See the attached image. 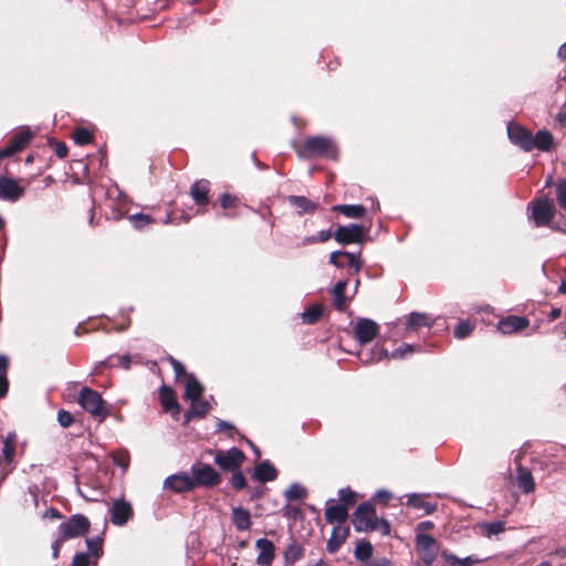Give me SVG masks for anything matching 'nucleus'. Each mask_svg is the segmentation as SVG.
Masks as SVG:
<instances>
[{
    "mask_svg": "<svg viewBox=\"0 0 566 566\" xmlns=\"http://www.w3.org/2000/svg\"><path fill=\"white\" fill-rule=\"evenodd\" d=\"M530 325L528 318L517 315H509L501 318L497 323V329L504 335H511L524 331Z\"/></svg>",
    "mask_w": 566,
    "mask_h": 566,
    "instance_id": "nucleus-17",
    "label": "nucleus"
},
{
    "mask_svg": "<svg viewBox=\"0 0 566 566\" xmlns=\"http://www.w3.org/2000/svg\"><path fill=\"white\" fill-rule=\"evenodd\" d=\"M332 237H334V233L332 232V230L327 229V230H321L317 235H316V239H317V242H327Z\"/></svg>",
    "mask_w": 566,
    "mask_h": 566,
    "instance_id": "nucleus-59",
    "label": "nucleus"
},
{
    "mask_svg": "<svg viewBox=\"0 0 566 566\" xmlns=\"http://www.w3.org/2000/svg\"><path fill=\"white\" fill-rule=\"evenodd\" d=\"M390 499H391V494H390V492H388L386 490L377 491L374 496V500H376L377 502H379L381 504H387Z\"/></svg>",
    "mask_w": 566,
    "mask_h": 566,
    "instance_id": "nucleus-56",
    "label": "nucleus"
},
{
    "mask_svg": "<svg viewBox=\"0 0 566 566\" xmlns=\"http://www.w3.org/2000/svg\"><path fill=\"white\" fill-rule=\"evenodd\" d=\"M77 402L99 422L104 421L111 415L101 394L92 388L83 387L80 390Z\"/></svg>",
    "mask_w": 566,
    "mask_h": 566,
    "instance_id": "nucleus-4",
    "label": "nucleus"
},
{
    "mask_svg": "<svg viewBox=\"0 0 566 566\" xmlns=\"http://www.w3.org/2000/svg\"><path fill=\"white\" fill-rule=\"evenodd\" d=\"M24 195V188L8 176H0V199L15 202Z\"/></svg>",
    "mask_w": 566,
    "mask_h": 566,
    "instance_id": "nucleus-15",
    "label": "nucleus"
},
{
    "mask_svg": "<svg viewBox=\"0 0 566 566\" xmlns=\"http://www.w3.org/2000/svg\"><path fill=\"white\" fill-rule=\"evenodd\" d=\"M209 453L214 454L213 461L223 472L238 471L247 459L244 452L235 447L228 450H209Z\"/></svg>",
    "mask_w": 566,
    "mask_h": 566,
    "instance_id": "nucleus-5",
    "label": "nucleus"
},
{
    "mask_svg": "<svg viewBox=\"0 0 566 566\" xmlns=\"http://www.w3.org/2000/svg\"><path fill=\"white\" fill-rule=\"evenodd\" d=\"M484 535L491 537L493 535H499L505 531L504 522L496 521L484 524L483 526Z\"/></svg>",
    "mask_w": 566,
    "mask_h": 566,
    "instance_id": "nucleus-46",
    "label": "nucleus"
},
{
    "mask_svg": "<svg viewBox=\"0 0 566 566\" xmlns=\"http://www.w3.org/2000/svg\"><path fill=\"white\" fill-rule=\"evenodd\" d=\"M407 505L413 509L424 510L427 514H431L437 510V505L426 502L423 495L411 494L408 496Z\"/></svg>",
    "mask_w": 566,
    "mask_h": 566,
    "instance_id": "nucleus-37",
    "label": "nucleus"
},
{
    "mask_svg": "<svg viewBox=\"0 0 566 566\" xmlns=\"http://www.w3.org/2000/svg\"><path fill=\"white\" fill-rule=\"evenodd\" d=\"M434 527V524L431 521H423L417 525V533H422L423 531H430Z\"/></svg>",
    "mask_w": 566,
    "mask_h": 566,
    "instance_id": "nucleus-62",
    "label": "nucleus"
},
{
    "mask_svg": "<svg viewBox=\"0 0 566 566\" xmlns=\"http://www.w3.org/2000/svg\"><path fill=\"white\" fill-rule=\"evenodd\" d=\"M324 313V306L319 303H315L313 305H311L310 307H307L303 313H302V321L303 323L305 324H308V325H313V324H316L322 315Z\"/></svg>",
    "mask_w": 566,
    "mask_h": 566,
    "instance_id": "nucleus-36",
    "label": "nucleus"
},
{
    "mask_svg": "<svg viewBox=\"0 0 566 566\" xmlns=\"http://www.w3.org/2000/svg\"><path fill=\"white\" fill-rule=\"evenodd\" d=\"M350 534L348 525H335L333 527L331 537L326 544V551L329 554H335L339 551L340 546L346 542Z\"/></svg>",
    "mask_w": 566,
    "mask_h": 566,
    "instance_id": "nucleus-19",
    "label": "nucleus"
},
{
    "mask_svg": "<svg viewBox=\"0 0 566 566\" xmlns=\"http://www.w3.org/2000/svg\"><path fill=\"white\" fill-rule=\"evenodd\" d=\"M211 409L210 403L201 398L191 400V406L185 413V420L188 422L192 418H203Z\"/></svg>",
    "mask_w": 566,
    "mask_h": 566,
    "instance_id": "nucleus-28",
    "label": "nucleus"
},
{
    "mask_svg": "<svg viewBox=\"0 0 566 566\" xmlns=\"http://www.w3.org/2000/svg\"><path fill=\"white\" fill-rule=\"evenodd\" d=\"M71 566H97V562L87 553H76Z\"/></svg>",
    "mask_w": 566,
    "mask_h": 566,
    "instance_id": "nucleus-48",
    "label": "nucleus"
},
{
    "mask_svg": "<svg viewBox=\"0 0 566 566\" xmlns=\"http://www.w3.org/2000/svg\"><path fill=\"white\" fill-rule=\"evenodd\" d=\"M203 391V386L199 382L193 374H190L185 384L184 398L190 401L197 400V398H201Z\"/></svg>",
    "mask_w": 566,
    "mask_h": 566,
    "instance_id": "nucleus-30",
    "label": "nucleus"
},
{
    "mask_svg": "<svg viewBox=\"0 0 566 566\" xmlns=\"http://www.w3.org/2000/svg\"><path fill=\"white\" fill-rule=\"evenodd\" d=\"M9 381L7 376H0V399L4 398L8 394Z\"/></svg>",
    "mask_w": 566,
    "mask_h": 566,
    "instance_id": "nucleus-60",
    "label": "nucleus"
},
{
    "mask_svg": "<svg viewBox=\"0 0 566 566\" xmlns=\"http://www.w3.org/2000/svg\"><path fill=\"white\" fill-rule=\"evenodd\" d=\"M127 218L132 222L133 227L137 230H143L146 227L155 223L154 218L145 213H135L128 216Z\"/></svg>",
    "mask_w": 566,
    "mask_h": 566,
    "instance_id": "nucleus-41",
    "label": "nucleus"
},
{
    "mask_svg": "<svg viewBox=\"0 0 566 566\" xmlns=\"http://www.w3.org/2000/svg\"><path fill=\"white\" fill-rule=\"evenodd\" d=\"M66 539L63 538L62 535L59 536V538H56L53 543H52V556L54 559H57L59 556H60V551H61V547L63 545V543L65 542Z\"/></svg>",
    "mask_w": 566,
    "mask_h": 566,
    "instance_id": "nucleus-55",
    "label": "nucleus"
},
{
    "mask_svg": "<svg viewBox=\"0 0 566 566\" xmlns=\"http://www.w3.org/2000/svg\"><path fill=\"white\" fill-rule=\"evenodd\" d=\"M365 566H395V564L386 557H377L367 562Z\"/></svg>",
    "mask_w": 566,
    "mask_h": 566,
    "instance_id": "nucleus-54",
    "label": "nucleus"
},
{
    "mask_svg": "<svg viewBox=\"0 0 566 566\" xmlns=\"http://www.w3.org/2000/svg\"><path fill=\"white\" fill-rule=\"evenodd\" d=\"M264 491H265V488L262 485H259V486L250 490V501H255V500H259L260 497H262L264 494Z\"/></svg>",
    "mask_w": 566,
    "mask_h": 566,
    "instance_id": "nucleus-58",
    "label": "nucleus"
},
{
    "mask_svg": "<svg viewBox=\"0 0 566 566\" xmlns=\"http://www.w3.org/2000/svg\"><path fill=\"white\" fill-rule=\"evenodd\" d=\"M190 471L195 489L197 486L214 488L222 481L221 474L207 463H195L191 465Z\"/></svg>",
    "mask_w": 566,
    "mask_h": 566,
    "instance_id": "nucleus-7",
    "label": "nucleus"
},
{
    "mask_svg": "<svg viewBox=\"0 0 566 566\" xmlns=\"http://www.w3.org/2000/svg\"><path fill=\"white\" fill-rule=\"evenodd\" d=\"M352 522L355 531L359 533L379 532L382 536H389L391 533L389 521L377 516L371 502L360 503L353 513Z\"/></svg>",
    "mask_w": 566,
    "mask_h": 566,
    "instance_id": "nucleus-2",
    "label": "nucleus"
},
{
    "mask_svg": "<svg viewBox=\"0 0 566 566\" xmlns=\"http://www.w3.org/2000/svg\"><path fill=\"white\" fill-rule=\"evenodd\" d=\"M441 556L444 559V562L451 566H475L485 560V558H480L476 555H470L468 557L460 558L448 551H443L441 553Z\"/></svg>",
    "mask_w": 566,
    "mask_h": 566,
    "instance_id": "nucleus-23",
    "label": "nucleus"
},
{
    "mask_svg": "<svg viewBox=\"0 0 566 566\" xmlns=\"http://www.w3.org/2000/svg\"><path fill=\"white\" fill-rule=\"evenodd\" d=\"M33 138V133L27 128L15 133L9 143L15 148L18 153L22 151Z\"/></svg>",
    "mask_w": 566,
    "mask_h": 566,
    "instance_id": "nucleus-35",
    "label": "nucleus"
},
{
    "mask_svg": "<svg viewBox=\"0 0 566 566\" xmlns=\"http://www.w3.org/2000/svg\"><path fill=\"white\" fill-rule=\"evenodd\" d=\"M218 202L221 209L224 211L223 216L232 218L234 217V213H232L231 210L235 209L239 206L240 199L234 195L224 192L219 196Z\"/></svg>",
    "mask_w": 566,
    "mask_h": 566,
    "instance_id": "nucleus-33",
    "label": "nucleus"
},
{
    "mask_svg": "<svg viewBox=\"0 0 566 566\" xmlns=\"http://www.w3.org/2000/svg\"><path fill=\"white\" fill-rule=\"evenodd\" d=\"M348 285V280L338 281L332 290L333 294V306L338 312H344L347 308V298L345 291Z\"/></svg>",
    "mask_w": 566,
    "mask_h": 566,
    "instance_id": "nucleus-26",
    "label": "nucleus"
},
{
    "mask_svg": "<svg viewBox=\"0 0 566 566\" xmlns=\"http://www.w3.org/2000/svg\"><path fill=\"white\" fill-rule=\"evenodd\" d=\"M15 446L17 434L14 432H9L3 439L2 454H0L2 459L7 461V464H11L13 462Z\"/></svg>",
    "mask_w": 566,
    "mask_h": 566,
    "instance_id": "nucleus-34",
    "label": "nucleus"
},
{
    "mask_svg": "<svg viewBox=\"0 0 566 566\" xmlns=\"http://www.w3.org/2000/svg\"><path fill=\"white\" fill-rule=\"evenodd\" d=\"M287 201L290 205L298 209L297 213L301 216L303 213H314L319 205L315 201L310 200L308 198L304 196H289Z\"/></svg>",
    "mask_w": 566,
    "mask_h": 566,
    "instance_id": "nucleus-24",
    "label": "nucleus"
},
{
    "mask_svg": "<svg viewBox=\"0 0 566 566\" xmlns=\"http://www.w3.org/2000/svg\"><path fill=\"white\" fill-rule=\"evenodd\" d=\"M368 231L369 228L357 223H350L347 226L339 224L334 232V239L343 245L353 243L363 244L368 239Z\"/></svg>",
    "mask_w": 566,
    "mask_h": 566,
    "instance_id": "nucleus-6",
    "label": "nucleus"
},
{
    "mask_svg": "<svg viewBox=\"0 0 566 566\" xmlns=\"http://www.w3.org/2000/svg\"><path fill=\"white\" fill-rule=\"evenodd\" d=\"M15 154H18V151L9 142L3 148H0V159L11 157Z\"/></svg>",
    "mask_w": 566,
    "mask_h": 566,
    "instance_id": "nucleus-57",
    "label": "nucleus"
},
{
    "mask_svg": "<svg viewBox=\"0 0 566 566\" xmlns=\"http://www.w3.org/2000/svg\"><path fill=\"white\" fill-rule=\"evenodd\" d=\"M53 146H54L55 155L59 158L63 159V158H65L67 156L69 148H67L65 143H63V142H54Z\"/></svg>",
    "mask_w": 566,
    "mask_h": 566,
    "instance_id": "nucleus-53",
    "label": "nucleus"
},
{
    "mask_svg": "<svg viewBox=\"0 0 566 566\" xmlns=\"http://www.w3.org/2000/svg\"><path fill=\"white\" fill-rule=\"evenodd\" d=\"M103 538L101 536H96V537H92V538H86V545H87V549H88V555L91 557H93L94 560H98L103 554H104V549H103Z\"/></svg>",
    "mask_w": 566,
    "mask_h": 566,
    "instance_id": "nucleus-39",
    "label": "nucleus"
},
{
    "mask_svg": "<svg viewBox=\"0 0 566 566\" xmlns=\"http://www.w3.org/2000/svg\"><path fill=\"white\" fill-rule=\"evenodd\" d=\"M527 210L530 211V218L533 220L535 227H552L551 223L556 214V207L554 200L543 191H538L537 196L528 202Z\"/></svg>",
    "mask_w": 566,
    "mask_h": 566,
    "instance_id": "nucleus-3",
    "label": "nucleus"
},
{
    "mask_svg": "<svg viewBox=\"0 0 566 566\" xmlns=\"http://www.w3.org/2000/svg\"><path fill=\"white\" fill-rule=\"evenodd\" d=\"M413 352H415V347L413 346H411L409 344H403L401 347H399L396 350H394L391 353L390 357H392V358H402L407 354L413 353Z\"/></svg>",
    "mask_w": 566,
    "mask_h": 566,
    "instance_id": "nucleus-52",
    "label": "nucleus"
},
{
    "mask_svg": "<svg viewBox=\"0 0 566 566\" xmlns=\"http://www.w3.org/2000/svg\"><path fill=\"white\" fill-rule=\"evenodd\" d=\"M10 465L11 464H7V461L2 459V457L0 455V475L2 478H6L8 473L11 471V469L9 468Z\"/></svg>",
    "mask_w": 566,
    "mask_h": 566,
    "instance_id": "nucleus-63",
    "label": "nucleus"
},
{
    "mask_svg": "<svg viewBox=\"0 0 566 566\" xmlns=\"http://www.w3.org/2000/svg\"><path fill=\"white\" fill-rule=\"evenodd\" d=\"M531 146L532 150L549 151L554 146V137L547 129L538 130L535 135L532 134Z\"/></svg>",
    "mask_w": 566,
    "mask_h": 566,
    "instance_id": "nucleus-22",
    "label": "nucleus"
},
{
    "mask_svg": "<svg viewBox=\"0 0 566 566\" xmlns=\"http://www.w3.org/2000/svg\"><path fill=\"white\" fill-rule=\"evenodd\" d=\"M416 548L421 560L430 566L438 555V544L433 536L423 533L416 535Z\"/></svg>",
    "mask_w": 566,
    "mask_h": 566,
    "instance_id": "nucleus-10",
    "label": "nucleus"
},
{
    "mask_svg": "<svg viewBox=\"0 0 566 566\" xmlns=\"http://www.w3.org/2000/svg\"><path fill=\"white\" fill-rule=\"evenodd\" d=\"M217 427L219 431H233L235 429L231 423L224 420H219Z\"/></svg>",
    "mask_w": 566,
    "mask_h": 566,
    "instance_id": "nucleus-64",
    "label": "nucleus"
},
{
    "mask_svg": "<svg viewBox=\"0 0 566 566\" xmlns=\"http://www.w3.org/2000/svg\"><path fill=\"white\" fill-rule=\"evenodd\" d=\"M474 329V325L470 321H460L454 329V336L459 339L468 337Z\"/></svg>",
    "mask_w": 566,
    "mask_h": 566,
    "instance_id": "nucleus-44",
    "label": "nucleus"
},
{
    "mask_svg": "<svg viewBox=\"0 0 566 566\" xmlns=\"http://www.w3.org/2000/svg\"><path fill=\"white\" fill-rule=\"evenodd\" d=\"M253 476L260 483H266L274 481L277 478V470L270 463V461L265 460L255 467Z\"/></svg>",
    "mask_w": 566,
    "mask_h": 566,
    "instance_id": "nucleus-25",
    "label": "nucleus"
},
{
    "mask_svg": "<svg viewBox=\"0 0 566 566\" xmlns=\"http://www.w3.org/2000/svg\"><path fill=\"white\" fill-rule=\"evenodd\" d=\"M374 553V547L370 542L368 541H360L356 544L355 547V557L356 559L360 562H365V564L369 560H371V556Z\"/></svg>",
    "mask_w": 566,
    "mask_h": 566,
    "instance_id": "nucleus-38",
    "label": "nucleus"
},
{
    "mask_svg": "<svg viewBox=\"0 0 566 566\" xmlns=\"http://www.w3.org/2000/svg\"><path fill=\"white\" fill-rule=\"evenodd\" d=\"M210 191L211 182L208 179L196 180L190 187L189 195L202 213L206 212V208L211 203Z\"/></svg>",
    "mask_w": 566,
    "mask_h": 566,
    "instance_id": "nucleus-11",
    "label": "nucleus"
},
{
    "mask_svg": "<svg viewBox=\"0 0 566 566\" xmlns=\"http://www.w3.org/2000/svg\"><path fill=\"white\" fill-rule=\"evenodd\" d=\"M332 211L349 219H361L366 216L367 209L363 205H336L332 207Z\"/></svg>",
    "mask_w": 566,
    "mask_h": 566,
    "instance_id": "nucleus-29",
    "label": "nucleus"
},
{
    "mask_svg": "<svg viewBox=\"0 0 566 566\" xmlns=\"http://www.w3.org/2000/svg\"><path fill=\"white\" fill-rule=\"evenodd\" d=\"M507 135L510 140L524 151H532L531 139L532 133L527 128L516 123L507 125Z\"/></svg>",
    "mask_w": 566,
    "mask_h": 566,
    "instance_id": "nucleus-14",
    "label": "nucleus"
},
{
    "mask_svg": "<svg viewBox=\"0 0 566 566\" xmlns=\"http://www.w3.org/2000/svg\"><path fill=\"white\" fill-rule=\"evenodd\" d=\"M167 360L171 365L177 380H179L181 377H185L186 380L188 379V376L190 374L187 373L182 363H180L178 359H176L172 356H168Z\"/></svg>",
    "mask_w": 566,
    "mask_h": 566,
    "instance_id": "nucleus-49",
    "label": "nucleus"
},
{
    "mask_svg": "<svg viewBox=\"0 0 566 566\" xmlns=\"http://www.w3.org/2000/svg\"><path fill=\"white\" fill-rule=\"evenodd\" d=\"M338 497L342 502L339 505H345L347 511L357 502V494L350 488H343L338 490Z\"/></svg>",
    "mask_w": 566,
    "mask_h": 566,
    "instance_id": "nucleus-42",
    "label": "nucleus"
},
{
    "mask_svg": "<svg viewBox=\"0 0 566 566\" xmlns=\"http://www.w3.org/2000/svg\"><path fill=\"white\" fill-rule=\"evenodd\" d=\"M134 517V510L124 499L115 500L111 507V522L116 526H123Z\"/></svg>",
    "mask_w": 566,
    "mask_h": 566,
    "instance_id": "nucleus-13",
    "label": "nucleus"
},
{
    "mask_svg": "<svg viewBox=\"0 0 566 566\" xmlns=\"http://www.w3.org/2000/svg\"><path fill=\"white\" fill-rule=\"evenodd\" d=\"M9 369V359L4 355H0V376H7Z\"/></svg>",
    "mask_w": 566,
    "mask_h": 566,
    "instance_id": "nucleus-61",
    "label": "nucleus"
},
{
    "mask_svg": "<svg viewBox=\"0 0 566 566\" xmlns=\"http://www.w3.org/2000/svg\"><path fill=\"white\" fill-rule=\"evenodd\" d=\"M57 421L61 424V427L69 428L74 423L75 419L70 411L61 409L57 412Z\"/></svg>",
    "mask_w": 566,
    "mask_h": 566,
    "instance_id": "nucleus-50",
    "label": "nucleus"
},
{
    "mask_svg": "<svg viewBox=\"0 0 566 566\" xmlns=\"http://www.w3.org/2000/svg\"><path fill=\"white\" fill-rule=\"evenodd\" d=\"M516 482H517V486L525 494L531 493L535 490V482H534L532 472L527 468H524V467L517 468Z\"/></svg>",
    "mask_w": 566,
    "mask_h": 566,
    "instance_id": "nucleus-31",
    "label": "nucleus"
},
{
    "mask_svg": "<svg viewBox=\"0 0 566 566\" xmlns=\"http://www.w3.org/2000/svg\"><path fill=\"white\" fill-rule=\"evenodd\" d=\"M91 527L90 520L83 514L72 515L59 526L60 535L65 539L85 535Z\"/></svg>",
    "mask_w": 566,
    "mask_h": 566,
    "instance_id": "nucleus-8",
    "label": "nucleus"
},
{
    "mask_svg": "<svg viewBox=\"0 0 566 566\" xmlns=\"http://www.w3.org/2000/svg\"><path fill=\"white\" fill-rule=\"evenodd\" d=\"M283 516L297 520L302 517V511L296 505L286 504L282 510Z\"/></svg>",
    "mask_w": 566,
    "mask_h": 566,
    "instance_id": "nucleus-51",
    "label": "nucleus"
},
{
    "mask_svg": "<svg viewBox=\"0 0 566 566\" xmlns=\"http://www.w3.org/2000/svg\"><path fill=\"white\" fill-rule=\"evenodd\" d=\"M159 400L165 412H170L174 418L180 413V405L177 401L175 390L166 385L159 389Z\"/></svg>",
    "mask_w": 566,
    "mask_h": 566,
    "instance_id": "nucleus-18",
    "label": "nucleus"
},
{
    "mask_svg": "<svg viewBox=\"0 0 566 566\" xmlns=\"http://www.w3.org/2000/svg\"><path fill=\"white\" fill-rule=\"evenodd\" d=\"M433 321L424 313L412 312L407 321V329L418 331L421 327L430 328Z\"/></svg>",
    "mask_w": 566,
    "mask_h": 566,
    "instance_id": "nucleus-32",
    "label": "nucleus"
},
{
    "mask_svg": "<svg viewBox=\"0 0 566 566\" xmlns=\"http://www.w3.org/2000/svg\"><path fill=\"white\" fill-rule=\"evenodd\" d=\"M93 138V134L86 128L78 127L73 132V140L80 146L91 144Z\"/></svg>",
    "mask_w": 566,
    "mask_h": 566,
    "instance_id": "nucleus-43",
    "label": "nucleus"
},
{
    "mask_svg": "<svg viewBox=\"0 0 566 566\" xmlns=\"http://www.w3.org/2000/svg\"><path fill=\"white\" fill-rule=\"evenodd\" d=\"M379 333V325L370 318H359L354 326L355 338L365 345L374 340Z\"/></svg>",
    "mask_w": 566,
    "mask_h": 566,
    "instance_id": "nucleus-12",
    "label": "nucleus"
},
{
    "mask_svg": "<svg viewBox=\"0 0 566 566\" xmlns=\"http://www.w3.org/2000/svg\"><path fill=\"white\" fill-rule=\"evenodd\" d=\"M334 500L327 501V506L325 509V520L328 524L336 525H346V522L349 517L347 507L345 505L332 504Z\"/></svg>",
    "mask_w": 566,
    "mask_h": 566,
    "instance_id": "nucleus-20",
    "label": "nucleus"
},
{
    "mask_svg": "<svg viewBox=\"0 0 566 566\" xmlns=\"http://www.w3.org/2000/svg\"><path fill=\"white\" fill-rule=\"evenodd\" d=\"M306 495V490L298 484H292L285 491V497L287 499V501L303 500Z\"/></svg>",
    "mask_w": 566,
    "mask_h": 566,
    "instance_id": "nucleus-45",
    "label": "nucleus"
},
{
    "mask_svg": "<svg viewBox=\"0 0 566 566\" xmlns=\"http://www.w3.org/2000/svg\"><path fill=\"white\" fill-rule=\"evenodd\" d=\"M255 547L259 549L256 563L260 566H271L275 557V546L273 542L268 538H259L255 542Z\"/></svg>",
    "mask_w": 566,
    "mask_h": 566,
    "instance_id": "nucleus-21",
    "label": "nucleus"
},
{
    "mask_svg": "<svg viewBox=\"0 0 566 566\" xmlns=\"http://www.w3.org/2000/svg\"><path fill=\"white\" fill-rule=\"evenodd\" d=\"M329 262L338 269L348 268L350 274H358L364 266L361 252L334 251L329 255Z\"/></svg>",
    "mask_w": 566,
    "mask_h": 566,
    "instance_id": "nucleus-9",
    "label": "nucleus"
},
{
    "mask_svg": "<svg viewBox=\"0 0 566 566\" xmlns=\"http://www.w3.org/2000/svg\"><path fill=\"white\" fill-rule=\"evenodd\" d=\"M232 523L240 532L249 531L252 525L250 512L241 506L233 507Z\"/></svg>",
    "mask_w": 566,
    "mask_h": 566,
    "instance_id": "nucleus-27",
    "label": "nucleus"
},
{
    "mask_svg": "<svg viewBox=\"0 0 566 566\" xmlns=\"http://www.w3.org/2000/svg\"><path fill=\"white\" fill-rule=\"evenodd\" d=\"M303 555V547L296 541H292V543L285 549L284 558L286 563L294 564L300 560Z\"/></svg>",
    "mask_w": 566,
    "mask_h": 566,
    "instance_id": "nucleus-40",
    "label": "nucleus"
},
{
    "mask_svg": "<svg viewBox=\"0 0 566 566\" xmlns=\"http://www.w3.org/2000/svg\"><path fill=\"white\" fill-rule=\"evenodd\" d=\"M292 147L302 159L321 157L337 160L339 157L336 143L331 137L324 135L311 136L303 142H294Z\"/></svg>",
    "mask_w": 566,
    "mask_h": 566,
    "instance_id": "nucleus-1",
    "label": "nucleus"
},
{
    "mask_svg": "<svg viewBox=\"0 0 566 566\" xmlns=\"http://www.w3.org/2000/svg\"><path fill=\"white\" fill-rule=\"evenodd\" d=\"M164 489L175 493H185L195 489L191 475L186 472L169 475L164 481Z\"/></svg>",
    "mask_w": 566,
    "mask_h": 566,
    "instance_id": "nucleus-16",
    "label": "nucleus"
},
{
    "mask_svg": "<svg viewBox=\"0 0 566 566\" xmlns=\"http://www.w3.org/2000/svg\"><path fill=\"white\" fill-rule=\"evenodd\" d=\"M230 483L235 491H241L248 486L247 479L242 473L241 469L232 472Z\"/></svg>",
    "mask_w": 566,
    "mask_h": 566,
    "instance_id": "nucleus-47",
    "label": "nucleus"
}]
</instances>
